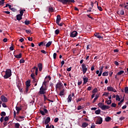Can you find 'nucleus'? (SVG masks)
I'll use <instances>...</instances> for the list:
<instances>
[{
	"mask_svg": "<svg viewBox=\"0 0 128 128\" xmlns=\"http://www.w3.org/2000/svg\"><path fill=\"white\" fill-rule=\"evenodd\" d=\"M12 76V70L8 69L6 71L5 75L4 76V78H8Z\"/></svg>",
	"mask_w": 128,
	"mask_h": 128,
	"instance_id": "nucleus-1",
	"label": "nucleus"
},
{
	"mask_svg": "<svg viewBox=\"0 0 128 128\" xmlns=\"http://www.w3.org/2000/svg\"><path fill=\"white\" fill-rule=\"evenodd\" d=\"M46 88H44V86H42L40 88V91L38 92V94H46Z\"/></svg>",
	"mask_w": 128,
	"mask_h": 128,
	"instance_id": "nucleus-2",
	"label": "nucleus"
},
{
	"mask_svg": "<svg viewBox=\"0 0 128 128\" xmlns=\"http://www.w3.org/2000/svg\"><path fill=\"white\" fill-rule=\"evenodd\" d=\"M87 66H88V65L84 64H82L83 74H85L86 72H88V67Z\"/></svg>",
	"mask_w": 128,
	"mask_h": 128,
	"instance_id": "nucleus-3",
	"label": "nucleus"
},
{
	"mask_svg": "<svg viewBox=\"0 0 128 128\" xmlns=\"http://www.w3.org/2000/svg\"><path fill=\"white\" fill-rule=\"evenodd\" d=\"M98 118L96 121V124H102V118L100 116H97Z\"/></svg>",
	"mask_w": 128,
	"mask_h": 128,
	"instance_id": "nucleus-4",
	"label": "nucleus"
},
{
	"mask_svg": "<svg viewBox=\"0 0 128 128\" xmlns=\"http://www.w3.org/2000/svg\"><path fill=\"white\" fill-rule=\"evenodd\" d=\"M16 120L17 122H22V120H24V116H16Z\"/></svg>",
	"mask_w": 128,
	"mask_h": 128,
	"instance_id": "nucleus-5",
	"label": "nucleus"
},
{
	"mask_svg": "<svg viewBox=\"0 0 128 128\" xmlns=\"http://www.w3.org/2000/svg\"><path fill=\"white\" fill-rule=\"evenodd\" d=\"M70 38H76L78 36V33L76 31H72L70 33Z\"/></svg>",
	"mask_w": 128,
	"mask_h": 128,
	"instance_id": "nucleus-6",
	"label": "nucleus"
},
{
	"mask_svg": "<svg viewBox=\"0 0 128 128\" xmlns=\"http://www.w3.org/2000/svg\"><path fill=\"white\" fill-rule=\"evenodd\" d=\"M40 112L42 116H46V114H48V110L44 108L43 110H40Z\"/></svg>",
	"mask_w": 128,
	"mask_h": 128,
	"instance_id": "nucleus-7",
	"label": "nucleus"
},
{
	"mask_svg": "<svg viewBox=\"0 0 128 128\" xmlns=\"http://www.w3.org/2000/svg\"><path fill=\"white\" fill-rule=\"evenodd\" d=\"M0 98H1L2 102H8V98H6V97L4 96V95L0 97Z\"/></svg>",
	"mask_w": 128,
	"mask_h": 128,
	"instance_id": "nucleus-8",
	"label": "nucleus"
},
{
	"mask_svg": "<svg viewBox=\"0 0 128 128\" xmlns=\"http://www.w3.org/2000/svg\"><path fill=\"white\" fill-rule=\"evenodd\" d=\"M107 90H108V92H116V89L112 86H108L107 88Z\"/></svg>",
	"mask_w": 128,
	"mask_h": 128,
	"instance_id": "nucleus-9",
	"label": "nucleus"
},
{
	"mask_svg": "<svg viewBox=\"0 0 128 128\" xmlns=\"http://www.w3.org/2000/svg\"><path fill=\"white\" fill-rule=\"evenodd\" d=\"M62 86V82H58L57 83L56 86V88L57 90V88H60Z\"/></svg>",
	"mask_w": 128,
	"mask_h": 128,
	"instance_id": "nucleus-10",
	"label": "nucleus"
},
{
	"mask_svg": "<svg viewBox=\"0 0 128 128\" xmlns=\"http://www.w3.org/2000/svg\"><path fill=\"white\" fill-rule=\"evenodd\" d=\"M50 122V117H47L46 118V119L45 121H43L42 122L43 124L44 123V124H48Z\"/></svg>",
	"mask_w": 128,
	"mask_h": 128,
	"instance_id": "nucleus-11",
	"label": "nucleus"
},
{
	"mask_svg": "<svg viewBox=\"0 0 128 128\" xmlns=\"http://www.w3.org/2000/svg\"><path fill=\"white\" fill-rule=\"evenodd\" d=\"M65 4H70V2H76V1L74 0H65Z\"/></svg>",
	"mask_w": 128,
	"mask_h": 128,
	"instance_id": "nucleus-12",
	"label": "nucleus"
},
{
	"mask_svg": "<svg viewBox=\"0 0 128 128\" xmlns=\"http://www.w3.org/2000/svg\"><path fill=\"white\" fill-rule=\"evenodd\" d=\"M94 36L98 38H104V36H100V33L96 32L94 34Z\"/></svg>",
	"mask_w": 128,
	"mask_h": 128,
	"instance_id": "nucleus-13",
	"label": "nucleus"
},
{
	"mask_svg": "<svg viewBox=\"0 0 128 128\" xmlns=\"http://www.w3.org/2000/svg\"><path fill=\"white\" fill-rule=\"evenodd\" d=\"M104 66H102L101 67L99 68L100 73L98 75V76H102V70H104Z\"/></svg>",
	"mask_w": 128,
	"mask_h": 128,
	"instance_id": "nucleus-14",
	"label": "nucleus"
},
{
	"mask_svg": "<svg viewBox=\"0 0 128 128\" xmlns=\"http://www.w3.org/2000/svg\"><path fill=\"white\" fill-rule=\"evenodd\" d=\"M61 20H62V18H60V15L58 14L57 16L56 24H58V23L60 22Z\"/></svg>",
	"mask_w": 128,
	"mask_h": 128,
	"instance_id": "nucleus-15",
	"label": "nucleus"
},
{
	"mask_svg": "<svg viewBox=\"0 0 128 128\" xmlns=\"http://www.w3.org/2000/svg\"><path fill=\"white\" fill-rule=\"evenodd\" d=\"M84 83L83 84H86V82H88V78L87 77H86L85 76H84V77L83 78Z\"/></svg>",
	"mask_w": 128,
	"mask_h": 128,
	"instance_id": "nucleus-16",
	"label": "nucleus"
},
{
	"mask_svg": "<svg viewBox=\"0 0 128 128\" xmlns=\"http://www.w3.org/2000/svg\"><path fill=\"white\" fill-rule=\"evenodd\" d=\"M16 18L17 20H22V16L20 14H17L16 16Z\"/></svg>",
	"mask_w": 128,
	"mask_h": 128,
	"instance_id": "nucleus-17",
	"label": "nucleus"
},
{
	"mask_svg": "<svg viewBox=\"0 0 128 128\" xmlns=\"http://www.w3.org/2000/svg\"><path fill=\"white\" fill-rule=\"evenodd\" d=\"M110 107L108 106L103 105L102 106V110H108Z\"/></svg>",
	"mask_w": 128,
	"mask_h": 128,
	"instance_id": "nucleus-18",
	"label": "nucleus"
},
{
	"mask_svg": "<svg viewBox=\"0 0 128 128\" xmlns=\"http://www.w3.org/2000/svg\"><path fill=\"white\" fill-rule=\"evenodd\" d=\"M38 66L39 68L40 72H42V63H39Z\"/></svg>",
	"mask_w": 128,
	"mask_h": 128,
	"instance_id": "nucleus-19",
	"label": "nucleus"
},
{
	"mask_svg": "<svg viewBox=\"0 0 128 128\" xmlns=\"http://www.w3.org/2000/svg\"><path fill=\"white\" fill-rule=\"evenodd\" d=\"M26 87L30 88V80H28L26 82Z\"/></svg>",
	"mask_w": 128,
	"mask_h": 128,
	"instance_id": "nucleus-20",
	"label": "nucleus"
},
{
	"mask_svg": "<svg viewBox=\"0 0 128 128\" xmlns=\"http://www.w3.org/2000/svg\"><path fill=\"white\" fill-rule=\"evenodd\" d=\"M52 41L48 42L46 45V48H50L52 45Z\"/></svg>",
	"mask_w": 128,
	"mask_h": 128,
	"instance_id": "nucleus-21",
	"label": "nucleus"
},
{
	"mask_svg": "<svg viewBox=\"0 0 128 128\" xmlns=\"http://www.w3.org/2000/svg\"><path fill=\"white\" fill-rule=\"evenodd\" d=\"M32 70H35V74H36V76H37L38 72V68H36V66H34L32 68Z\"/></svg>",
	"mask_w": 128,
	"mask_h": 128,
	"instance_id": "nucleus-22",
	"label": "nucleus"
},
{
	"mask_svg": "<svg viewBox=\"0 0 128 128\" xmlns=\"http://www.w3.org/2000/svg\"><path fill=\"white\" fill-rule=\"evenodd\" d=\"M100 97V94H96L95 98L94 99V100L92 101V104H94L96 102V101L98 98Z\"/></svg>",
	"mask_w": 128,
	"mask_h": 128,
	"instance_id": "nucleus-23",
	"label": "nucleus"
},
{
	"mask_svg": "<svg viewBox=\"0 0 128 128\" xmlns=\"http://www.w3.org/2000/svg\"><path fill=\"white\" fill-rule=\"evenodd\" d=\"M54 9L52 6H49L48 12H54Z\"/></svg>",
	"mask_w": 128,
	"mask_h": 128,
	"instance_id": "nucleus-24",
	"label": "nucleus"
},
{
	"mask_svg": "<svg viewBox=\"0 0 128 128\" xmlns=\"http://www.w3.org/2000/svg\"><path fill=\"white\" fill-rule=\"evenodd\" d=\"M88 126V124L86 122H84L82 124V128H86V126Z\"/></svg>",
	"mask_w": 128,
	"mask_h": 128,
	"instance_id": "nucleus-25",
	"label": "nucleus"
},
{
	"mask_svg": "<svg viewBox=\"0 0 128 128\" xmlns=\"http://www.w3.org/2000/svg\"><path fill=\"white\" fill-rule=\"evenodd\" d=\"M112 120V118L110 116H108L105 118V121L106 122H110Z\"/></svg>",
	"mask_w": 128,
	"mask_h": 128,
	"instance_id": "nucleus-26",
	"label": "nucleus"
},
{
	"mask_svg": "<svg viewBox=\"0 0 128 128\" xmlns=\"http://www.w3.org/2000/svg\"><path fill=\"white\" fill-rule=\"evenodd\" d=\"M90 48H92V44L87 45L86 50H90Z\"/></svg>",
	"mask_w": 128,
	"mask_h": 128,
	"instance_id": "nucleus-27",
	"label": "nucleus"
},
{
	"mask_svg": "<svg viewBox=\"0 0 128 128\" xmlns=\"http://www.w3.org/2000/svg\"><path fill=\"white\" fill-rule=\"evenodd\" d=\"M102 76H108V72H105L102 74Z\"/></svg>",
	"mask_w": 128,
	"mask_h": 128,
	"instance_id": "nucleus-28",
	"label": "nucleus"
},
{
	"mask_svg": "<svg viewBox=\"0 0 128 128\" xmlns=\"http://www.w3.org/2000/svg\"><path fill=\"white\" fill-rule=\"evenodd\" d=\"M68 102H72V94H69L68 96Z\"/></svg>",
	"mask_w": 128,
	"mask_h": 128,
	"instance_id": "nucleus-29",
	"label": "nucleus"
},
{
	"mask_svg": "<svg viewBox=\"0 0 128 128\" xmlns=\"http://www.w3.org/2000/svg\"><path fill=\"white\" fill-rule=\"evenodd\" d=\"M14 126L15 128H20V124L19 123H15Z\"/></svg>",
	"mask_w": 128,
	"mask_h": 128,
	"instance_id": "nucleus-30",
	"label": "nucleus"
},
{
	"mask_svg": "<svg viewBox=\"0 0 128 128\" xmlns=\"http://www.w3.org/2000/svg\"><path fill=\"white\" fill-rule=\"evenodd\" d=\"M22 56V53H20L19 54L16 55L15 58H21Z\"/></svg>",
	"mask_w": 128,
	"mask_h": 128,
	"instance_id": "nucleus-31",
	"label": "nucleus"
},
{
	"mask_svg": "<svg viewBox=\"0 0 128 128\" xmlns=\"http://www.w3.org/2000/svg\"><path fill=\"white\" fill-rule=\"evenodd\" d=\"M28 88L29 87H26L25 90L24 91V94H28Z\"/></svg>",
	"mask_w": 128,
	"mask_h": 128,
	"instance_id": "nucleus-32",
	"label": "nucleus"
},
{
	"mask_svg": "<svg viewBox=\"0 0 128 128\" xmlns=\"http://www.w3.org/2000/svg\"><path fill=\"white\" fill-rule=\"evenodd\" d=\"M46 128H54V125L51 124L50 126V124H48L46 126Z\"/></svg>",
	"mask_w": 128,
	"mask_h": 128,
	"instance_id": "nucleus-33",
	"label": "nucleus"
},
{
	"mask_svg": "<svg viewBox=\"0 0 128 128\" xmlns=\"http://www.w3.org/2000/svg\"><path fill=\"white\" fill-rule=\"evenodd\" d=\"M0 116L2 117L6 116V114L4 112H2L0 114Z\"/></svg>",
	"mask_w": 128,
	"mask_h": 128,
	"instance_id": "nucleus-34",
	"label": "nucleus"
},
{
	"mask_svg": "<svg viewBox=\"0 0 128 128\" xmlns=\"http://www.w3.org/2000/svg\"><path fill=\"white\" fill-rule=\"evenodd\" d=\"M124 70H120V72H118L117 74H118V76H120V75L122 74H124Z\"/></svg>",
	"mask_w": 128,
	"mask_h": 128,
	"instance_id": "nucleus-35",
	"label": "nucleus"
},
{
	"mask_svg": "<svg viewBox=\"0 0 128 128\" xmlns=\"http://www.w3.org/2000/svg\"><path fill=\"white\" fill-rule=\"evenodd\" d=\"M98 106H99V108H101V110L102 109V106H104V104H102V102H99L98 104Z\"/></svg>",
	"mask_w": 128,
	"mask_h": 128,
	"instance_id": "nucleus-36",
	"label": "nucleus"
},
{
	"mask_svg": "<svg viewBox=\"0 0 128 128\" xmlns=\"http://www.w3.org/2000/svg\"><path fill=\"white\" fill-rule=\"evenodd\" d=\"M97 6H98V8L100 12H102V6H98V3H97Z\"/></svg>",
	"mask_w": 128,
	"mask_h": 128,
	"instance_id": "nucleus-37",
	"label": "nucleus"
},
{
	"mask_svg": "<svg viewBox=\"0 0 128 128\" xmlns=\"http://www.w3.org/2000/svg\"><path fill=\"white\" fill-rule=\"evenodd\" d=\"M100 110L98 109V110H96L95 111L96 114H100Z\"/></svg>",
	"mask_w": 128,
	"mask_h": 128,
	"instance_id": "nucleus-38",
	"label": "nucleus"
},
{
	"mask_svg": "<svg viewBox=\"0 0 128 128\" xmlns=\"http://www.w3.org/2000/svg\"><path fill=\"white\" fill-rule=\"evenodd\" d=\"M116 100H118V102H120V98L118 94L116 95Z\"/></svg>",
	"mask_w": 128,
	"mask_h": 128,
	"instance_id": "nucleus-39",
	"label": "nucleus"
},
{
	"mask_svg": "<svg viewBox=\"0 0 128 128\" xmlns=\"http://www.w3.org/2000/svg\"><path fill=\"white\" fill-rule=\"evenodd\" d=\"M16 111L20 112L22 110V108L18 107V106H16Z\"/></svg>",
	"mask_w": 128,
	"mask_h": 128,
	"instance_id": "nucleus-40",
	"label": "nucleus"
},
{
	"mask_svg": "<svg viewBox=\"0 0 128 128\" xmlns=\"http://www.w3.org/2000/svg\"><path fill=\"white\" fill-rule=\"evenodd\" d=\"M106 102L107 104H112V100H106Z\"/></svg>",
	"mask_w": 128,
	"mask_h": 128,
	"instance_id": "nucleus-41",
	"label": "nucleus"
},
{
	"mask_svg": "<svg viewBox=\"0 0 128 128\" xmlns=\"http://www.w3.org/2000/svg\"><path fill=\"white\" fill-rule=\"evenodd\" d=\"M24 24H26V26H28V24H30V20H26L24 22Z\"/></svg>",
	"mask_w": 128,
	"mask_h": 128,
	"instance_id": "nucleus-42",
	"label": "nucleus"
},
{
	"mask_svg": "<svg viewBox=\"0 0 128 128\" xmlns=\"http://www.w3.org/2000/svg\"><path fill=\"white\" fill-rule=\"evenodd\" d=\"M45 44L46 43H44V42H42L38 44V46H44Z\"/></svg>",
	"mask_w": 128,
	"mask_h": 128,
	"instance_id": "nucleus-43",
	"label": "nucleus"
},
{
	"mask_svg": "<svg viewBox=\"0 0 128 128\" xmlns=\"http://www.w3.org/2000/svg\"><path fill=\"white\" fill-rule=\"evenodd\" d=\"M55 34H60V30L58 29L54 31Z\"/></svg>",
	"mask_w": 128,
	"mask_h": 128,
	"instance_id": "nucleus-44",
	"label": "nucleus"
},
{
	"mask_svg": "<svg viewBox=\"0 0 128 128\" xmlns=\"http://www.w3.org/2000/svg\"><path fill=\"white\" fill-rule=\"evenodd\" d=\"M124 92L125 94H128V87L124 88Z\"/></svg>",
	"mask_w": 128,
	"mask_h": 128,
	"instance_id": "nucleus-45",
	"label": "nucleus"
},
{
	"mask_svg": "<svg viewBox=\"0 0 128 128\" xmlns=\"http://www.w3.org/2000/svg\"><path fill=\"white\" fill-rule=\"evenodd\" d=\"M111 106L112 108H116V103H112L111 104Z\"/></svg>",
	"mask_w": 128,
	"mask_h": 128,
	"instance_id": "nucleus-46",
	"label": "nucleus"
},
{
	"mask_svg": "<svg viewBox=\"0 0 128 128\" xmlns=\"http://www.w3.org/2000/svg\"><path fill=\"white\" fill-rule=\"evenodd\" d=\"M120 14H121L122 16H124V11L123 10V9H122L120 10Z\"/></svg>",
	"mask_w": 128,
	"mask_h": 128,
	"instance_id": "nucleus-47",
	"label": "nucleus"
},
{
	"mask_svg": "<svg viewBox=\"0 0 128 128\" xmlns=\"http://www.w3.org/2000/svg\"><path fill=\"white\" fill-rule=\"evenodd\" d=\"M47 82H48V81H46V80H44V81L43 82L42 84H43V86H44V88H46V84Z\"/></svg>",
	"mask_w": 128,
	"mask_h": 128,
	"instance_id": "nucleus-48",
	"label": "nucleus"
},
{
	"mask_svg": "<svg viewBox=\"0 0 128 128\" xmlns=\"http://www.w3.org/2000/svg\"><path fill=\"white\" fill-rule=\"evenodd\" d=\"M64 90H62L60 91V93L59 94L60 96H64Z\"/></svg>",
	"mask_w": 128,
	"mask_h": 128,
	"instance_id": "nucleus-49",
	"label": "nucleus"
},
{
	"mask_svg": "<svg viewBox=\"0 0 128 128\" xmlns=\"http://www.w3.org/2000/svg\"><path fill=\"white\" fill-rule=\"evenodd\" d=\"M20 86H22V84H20V82H18V83L17 84V86L18 88H20Z\"/></svg>",
	"mask_w": 128,
	"mask_h": 128,
	"instance_id": "nucleus-50",
	"label": "nucleus"
},
{
	"mask_svg": "<svg viewBox=\"0 0 128 128\" xmlns=\"http://www.w3.org/2000/svg\"><path fill=\"white\" fill-rule=\"evenodd\" d=\"M98 92V88H94V90L92 91V94H94V92Z\"/></svg>",
	"mask_w": 128,
	"mask_h": 128,
	"instance_id": "nucleus-51",
	"label": "nucleus"
},
{
	"mask_svg": "<svg viewBox=\"0 0 128 128\" xmlns=\"http://www.w3.org/2000/svg\"><path fill=\"white\" fill-rule=\"evenodd\" d=\"M58 2H62L63 4H65V0H57Z\"/></svg>",
	"mask_w": 128,
	"mask_h": 128,
	"instance_id": "nucleus-52",
	"label": "nucleus"
},
{
	"mask_svg": "<svg viewBox=\"0 0 128 128\" xmlns=\"http://www.w3.org/2000/svg\"><path fill=\"white\" fill-rule=\"evenodd\" d=\"M82 108H83L82 106H80L78 107L77 110H82Z\"/></svg>",
	"mask_w": 128,
	"mask_h": 128,
	"instance_id": "nucleus-53",
	"label": "nucleus"
},
{
	"mask_svg": "<svg viewBox=\"0 0 128 128\" xmlns=\"http://www.w3.org/2000/svg\"><path fill=\"white\" fill-rule=\"evenodd\" d=\"M30 76L32 80H34V73H32Z\"/></svg>",
	"mask_w": 128,
	"mask_h": 128,
	"instance_id": "nucleus-54",
	"label": "nucleus"
},
{
	"mask_svg": "<svg viewBox=\"0 0 128 128\" xmlns=\"http://www.w3.org/2000/svg\"><path fill=\"white\" fill-rule=\"evenodd\" d=\"M4 122H8V116H6L4 118Z\"/></svg>",
	"mask_w": 128,
	"mask_h": 128,
	"instance_id": "nucleus-55",
	"label": "nucleus"
},
{
	"mask_svg": "<svg viewBox=\"0 0 128 128\" xmlns=\"http://www.w3.org/2000/svg\"><path fill=\"white\" fill-rule=\"evenodd\" d=\"M20 64H24V59H21L20 60Z\"/></svg>",
	"mask_w": 128,
	"mask_h": 128,
	"instance_id": "nucleus-56",
	"label": "nucleus"
},
{
	"mask_svg": "<svg viewBox=\"0 0 128 128\" xmlns=\"http://www.w3.org/2000/svg\"><path fill=\"white\" fill-rule=\"evenodd\" d=\"M102 96H108V92H104Z\"/></svg>",
	"mask_w": 128,
	"mask_h": 128,
	"instance_id": "nucleus-57",
	"label": "nucleus"
},
{
	"mask_svg": "<svg viewBox=\"0 0 128 128\" xmlns=\"http://www.w3.org/2000/svg\"><path fill=\"white\" fill-rule=\"evenodd\" d=\"M53 58L54 60H56V53H54L53 54Z\"/></svg>",
	"mask_w": 128,
	"mask_h": 128,
	"instance_id": "nucleus-58",
	"label": "nucleus"
},
{
	"mask_svg": "<svg viewBox=\"0 0 128 128\" xmlns=\"http://www.w3.org/2000/svg\"><path fill=\"white\" fill-rule=\"evenodd\" d=\"M58 122V118H55L54 120V122Z\"/></svg>",
	"mask_w": 128,
	"mask_h": 128,
	"instance_id": "nucleus-59",
	"label": "nucleus"
},
{
	"mask_svg": "<svg viewBox=\"0 0 128 128\" xmlns=\"http://www.w3.org/2000/svg\"><path fill=\"white\" fill-rule=\"evenodd\" d=\"M26 34H30V32H32V30H26Z\"/></svg>",
	"mask_w": 128,
	"mask_h": 128,
	"instance_id": "nucleus-60",
	"label": "nucleus"
},
{
	"mask_svg": "<svg viewBox=\"0 0 128 128\" xmlns=\"http://www.w3.org/2000/svg\"><path fill=\"white\" fill-rule=\"evenodd\" d=\"M87 16L89 18H90L91 20H94V18L91 16L90 14H87Z\"/></svg>",
	"mask_w": 128,
	"mask_h": 128,
	"instance_id": "nucleus-61",
	"label": "nucleus"
},
{
	"mask_svg": "<svg viewBox=\"0 0 128 128\" xmlns=\"http://www.w3.org/2000/svg\"><path fill=\"white\" fill-rule=\"evenodd\" d=\"M4 116H2V117H1V118H0V122H4Z\"/></svg>",
	"mask_w": 128,
	"mask_h": 128,
	"instance_id": "nucleus-62",
	"label": "nucleus"
},
{
	"mask_svg": "<svg viewBox=\"0 0 128 128\" xmlns=\"http://www.w3.org/2000/svg\"><path fill=\"white\" fill-rule=\"evenodd\" d=\"M24 38H21L19 40V42H24Z\"/></svg>",
	"mask_w": 128,
	"mask_h": 128,
	"instance_id": "nucleus-63",
	"label": "nucleus"
},
{
	"mask_svg": "<svg viewBox=\"0 0 128 128\" xmlns=\"http://www.w3.org/2000/svg\"><path fill=\"white\" fill-rule=\"evenodd\" d=\"M40 52H42V54H46V52H46L44 50H42Z\"/></svg>",
	"mask_w": 128,
	"mask_h": 128,
	"instance_id": "nucleus-64",
	"label": "nucleus"
}]
</instances>
